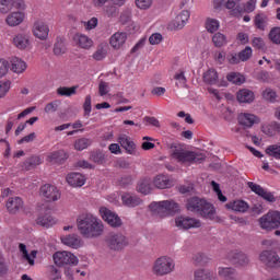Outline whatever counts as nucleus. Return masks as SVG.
I'll use <instances>...</instances> for the list:
<instances>
[{
	"label": "nucleus",
	"mask_w": 280,
	"mask_h": 280,
	"mask_svg": "<svg viewBox=\"0 0 280 280\" xmlns=\"http://www.w3.org/2000/svg\"><path fill=\"white\" fill-rule=\"evenodd\" d=\"M79 233L88 240H95L104 235V222L93 213H82L77 218Z\"/></svg>",
	"instance_id": "f257e3e1"
},
{
	"label": "nucleus",
	"mask_w": 280,
	"mask_h": 280,
	"mask_svg": "<svg viewBox=\"0 0 280 280\" xmlns=\"http://www.w3.org/2000/svg\"><path fill=\"white\" fill-rule=\"evenodd\" d=\"M149 209L152 215H155V218H160L161 220L164 218H170V215H176V213H180V205L172 199L153 201L150 203Z\"/></svg>",
	"instance_id": "f03ea898"
},
{
	"label": "nucleus",
	"mask_w": 280,
	"mask_h": 280,
	"mask_svg": "<svg viewBox=\"0 0 280 280\" xmlns=\"http://www.w3.org/2000/svg\"><path fill=\"white\" fill-rule=\"evenodd\" d=\"M187 210L192 213H199L201 218L205 220H215V207L209 203L205 199H200L198 197H192L187 201Z\"/></svg>",
	"instance_id": "7ed1b4c3"
},
{
	"label": "nucleus",
	"mask_w": 280,
	"mask_h": 280,
	"mask_svg": "<svg viewBox=\"0 0 280 280\" xmlns=\"http://www.w3.org/2000/svg\"><path fill=\"white\" fill-rule=\"evenodd\" d=\"M171 156L182 165H191V163L205 161V154L186 150L183 147H172Z\"/></svg>",
	"instance_id": "20e7f679"
},
{
	"label": "nucleus",
	"mask_w": 280,
	"mask_h": 280,
	"mask_svg": "<svg viewBox=\"0 0 280 280\" xmlns=\"http://www.w3.org/2000/svg\"><path fill=\"white\" fill-rule=\"evenodd\" d=\"M151 270L155 277H166L176 270V261L171 256H160L153 261Z\"/></svg>",
	"instance_id": "39448f33"
},
{
	"label": "nucleus",
	"mask_w": 280,
	"mask_h": 280,
	"mask_svg": "<svg viewBox=\"0 0 280 280\" xmlns=\"http://www.w3.org/2000/svg\"><path fill=\"white\" fill-rule=\"evenodd\" d=\"M52 261L57 268H67V266H78L80 259L75 254L69 250H58L52 255Z\"/></svg>",
	"instance_id": "423d86ee"
},
{
	"label": "nucleus",
	"mask_w": 280,
	"mask_h": 280,
	"mask_svg": "<svg viewBox=\"0 0 280 280\" xmlns=\"http://www.w3.org/2000/svg\"><path fill=\"white\" fill-rule=\"evenodd\" d=\"M260 229L264 231H275L280 228V211L270 210L259 219Z\"/></svg>",
	"instance_id": "0eeeda50"
},
{
	"label": "nucleus",
	"mask_w": 280,
	"mask_h": 280,
	"mask_svg": "<svg viewBox=\"0 0 280 280\" xmlns=\"http://www.w3.org/2000/svg\"><path fill=\"white\" fill-rule=\"evenodd\" d=\"M108 248L110 250H124L130 241L120 232H112L106 236L105 240Z\"/></svg>",
	"instance_id": "6e6552de"
},
{
	"label": "nucleus",
	"mask_w": 280,
	"mask_h": 280,
	"mask_svg": "<svg viewBox=\"0 0 280 280\" xmlns=\"http://www.w3.org/2000/svg\"><path fill=\"white\" fill-rule=\"evenodd\" d=\"M98 213L102 220L112 226V229H121L124 221H121V217L117 212L103 206L98 209Z\"/></svg>",
	"instance_id": "1a4fd4ad"
},
{
	"label": "nucleus",
	"mask_w": 280,
	"mask_h": 280,
	"mask_svg": "<svg viewBox=\"0 0 280 280\" xmlns=\"http://www.w3.org/2000/svg\"><path fill=\"white\" fill-rule=\"evenodd\" d=\"M175 226L179 231H189V229H200V226H202V222L196 218L178 215L175 218Z\"/></svg>",
	"instance_id": "9d476101"
},
{
	"label": "nucleus",
	"mask_w": 280,
	"mask_h": 280,
	"mask_svg": "<svg viewBox=\"0 0 280 280\" xmlns=\"http://www.w3.org/2000/svg\"><path fill=\"white\" fill-rule=\"evenodd\" d=\"M39 195L44 200H46V202H58L62 196L58 187L51 184L43 185L39 189Z\"/></svg>",
	"instance_id": "9b49d317"
},
{
	"label": "nucleus",
	"mask_w": 280,
	"mask_h": 280,
	"mask_svg": "<svg viewBox=\"0 0 280 280\" xmlns=\"http://www.w3.org/2000/svg\"><path fill=\"white\" fill-rule=\"evenodd\" d=\"M32 34L38 40H47L49 38V24L45 20H36L32 26Z\"/></svg>",
	"instance_id": "f8f14e48"
},
{
	"label": "nucleus",
	"mask_w": 280,
	"mask_h": 280,
	"mask_svg": "<svg viewBox=\"0 0 280 280\" xmlns=\"http://www.w3.org/2000/svg\"><path fill=\"white\" fill-rule=\"evenodd\" d=\"M12 45L20 51H30L32 49V36L25 33H18L12 38Z\"/></svg>",
	"instance_id": "ddd939ff"
},
{
	"label": "nucleus",
	"mask_w": 280,
	"mask_h": 280,
	"mask_svg": "<svg viewBox=\"0 0 280 280\" xmlns=\"http://www.w3.org/2000/svg\"><path fill=\"white\" fill-rule=\"evenodd\" d=\"M25 0H0V14H10L12 10H26Z\"/></svg>",
	"instance_id": "4468645a"
},
{
	"label": "nucleus",
	"mask_w": 280,
	"mask_h": 280,
	"mask_svg": "<svg viewBox=\"0 0 280 280\" xmlns=\"http://www.w3.org/2000/svg\"><path fill=\"white\" fill-rule=\"evenodd\" d=\"M26 16L25 10L12 11L5 16L4 23L8 27H19V25H23Z\"/></svg>",
	"instance_id": "2eb2a0df"
},
{
	"label": "nucleus",
	"mask_w": 280,
	"mask_h": 280,
	"mask_svg": "<svg viewBox=\"0 0 280 280\" xmlns=\"http://www.w3.org/2000/svg\"><path fill=\"white\" fill-rule=\"evenodd\" d=\"M259 259L267 268H280V257L272 250H264L259 255Z\"/></svg>",
	"instance_id": "dca6fc26"
},
{
	"label": "nucleus",
	"mask_w": 280,
	"mask_h": 280,
	"mask_svg": "<svg viewBox=\"0 0 280 280\" xmlns=\"http://www.w3.org/2000/svg\"><path fill=\"white\" fill-rule=\"evenodd\" d=\"M237 121L243 128H253L255 124H260L261 119L253 113L238 114Z\"/></svg>",
	"instance_id": "f3484780"
},
{
	"label": "nucleus",
	"mask_w": 280,
	"mask_h": 280,
	"mask_svg": "<svg viewBox=\"0 0 280 280\" xmlns=\"http://www.w3.org/2000/svg\"><path fill=\"white\" fill-rule=\"evenodd\" d=\"M248 187L254 191V194H257V196H260V198H264L267 202H276L277 197H275V194L264 189V187L259 186L258 184H255L253 182H248Z\"/></svg>",
	"instance_id": "a211bd4d"
},
{
	"label": "nucleus",
	"mask_w": 280,
	"mask_h": 280,
	"mask_svg": "<svg viewBox=\"0 0 280 280\" xmlns=\"http://www.w3.org/2000/svg\"><path fill=\"white\" fill-rule=\"evenodd\" d=\"M118 143L124 148L127 154H131V156H136L137 154V143L132 141L130 137L127 135L118 136Z\"/></svg>",
	"instance_id": "6ab92c4d"
},
{
	"label": "nucleus",
	"mask_w": 280,
	"mask_h": 280,
	"mask_svg": "<svg viewBox=\"0 0 280 280\" xmlns=\"http://www.w3.org/2000/svg\"><path fill=\"white\" fill-rule=\"evenodd\" d=\"M174 186V179L168 175L159 174L153 178V187L156 189H172Z\"/></svg>",
	"instance_id": "aec40b11"
},
{
	"label": "nucleus",
	"mask_w": 280,
	"mask_h": 280,
	"mask_svg": "<svg viewBox=\"0 0 280 280\" xmlns=\"http://www.w3.org/2000/svg\"><path fill=\"white\" fill-rule=\"evenodd\" d=\"M128 34L126 32H116L109 37V45L113 49L119 50L126 45Z\"/></svg>",
	"instance_id": "412c9836"
},
{
	"label": "nucleus",
	"mask_w": 280,
	"mask_h": 280,
	"mask_svg": "<svg viewBox=\"0 0 280 280\" xmlns=\"http://www.w3.org/2000/svg\"><path fill=\"white\" fill-rule=\"evenodd\" d=\"M61 244L63 246H68V248H74L78 250V248H82L84 243H82V238L78 237L75 234H69V235H63L60 237Z\"/></svg>",
	"instance_id": "4be33fe9"
},
{
	"label": "nucleus",
	"mask_w": 280,
	"mask_h": 280,
	"mask_svg": "<svg viewBox=\"0 0 280 280\" xmlns=\"http://www.w3.org/2000/svg\"><path fill=\"white\" fill-rule=\"evenodd\" d=\"M9 67L13 73H16L18 75H21V73H25L27 70V63L19 58V57H13L9 61Z\"/></svg>",
	"instance_id": "5701e85b"
},
{
	"label": "nucleus",
	"mask_w": 280,
	"mask_h": 280,
	"mask_svg": "<svg viewBox=\"0 0 280 280\" xmlns=\"http://www.w3.org/2000/svg\"><path fill=\"white\" fill-rule=\"evenodd\" d=\"M191 12L189 10L180 11L173 22V30H183L187 23H189V18Z\"/></svg>",
	"instance_id": "b1692460"
},
{
	"label": "nucleus",
	"mask_w": 280,
	"mask_h": 280,
	"mask_svg": "<svg viewBox=\"0 0 280 280\" xmlns=\"http://www.w3.org/2000/svg\"><path fill=\"white\" fill-rule=\"evenodd\" d=\"M236 100L238 104H253L255 102V92L249 89H241L236 93Z\"/></svg>",
	"instance_id": "393cba45"
},
{
	"label": "nucleus",
	"mask_w": 280,
	"mask_h": 280,
	"mask_svg": "<svg viewBox=\"0 0 280 280\" xmlns=\"http://www.w3.org/2000/svg\"><path fill=\"white\" fill-rule=\"evenodd\" d=\"M73 43L77 47H80V49H91V47H93V39L82 33H77L73 36Z\"/></svg>",
	"instance_id": "a878e982"
},
{
	"label": "nucleus",
	"mask_w": 280,
	"mask_h": 280,
	"mask_svg": "<svg viewBox=\"0 0 280 280\" xmlns=\"http://www.w3.org/2000/svg\"><path fill=\"white\" fill-rule=\"evenodd\" d=\"M66 180L70 187H84L86 184V177L80 173L68 174Z\"/></svg>",
	"instance_id": "bb28decb"
},
{
	"label": "nucleus",
	"mask_w": 280,
	"mask_h": 280,
	"mask_svg": "<svg viewBox=\"0 0 280 280\" xmlns=\"http://www.w3.org/2000/svg\"><path fill=\"white\" fill-rule=\"evenodd\" d=\"M153 189H154V184L150 177L141 178L138 182L137 191H139V194H143V196H148L149 194H152Z\"/></svg>",
	"instance_id": "cd10ccee"
},
{
	"label": "nucleus",
	"mask_w": 280,
	"mask_h": 280,
	"mask_svg": "<svg viewBox=\"0 0 280 280\" xmlns=\"http://www.w3.org/2000/svg\"><path fill=\"white\" fill-rule=\"evenodd\" d=\"M121 201L125 207L135 208L142 205L143 200L139 196L130 192H125L121 195Z\"/></svg>",
	"instance_id": "c85d7f7f"
},
{
	"label": "nucleus",
	"mask_w": 280,
	"mask_h": 280,
	"mask_svg": "<svg viewBox=\"0 0 280 280\" xmlns=\"http://www.w3.org/2000/svg\"><path fill=\"white\" fill-rule=\"evenodd\" d=\"M58 220L50 213L39 214L36 219V224L44 226V229H51V226H56Z\"/></svg>",
	"instance_id": "c756f323"
},
{
	"label": "nucleus",
	"mask_w": 280,
	"mask_h": 280,
	"mask_svg": "<svg viewBox=\"0 0 280 280\" xmlns=\"http://www.w3.org/2000/svg\"><path fill=\"white\" fill-rule=\"evenodd\" d=\"M226 209L236 213H246L248 211V203L244 200H234L226 203Z\"/></svg>",
	"instance_id": "7c9ffc66"
},
{
	"label": "nucleus",
	"mask_w": 280,
	"mask_h": 280,
	"mask_svg": "<svg viewBox=\"0 0 280 280\" xmlns=\"http://www.w3.org/2000/svg\"><path fill=\"white\" fill-rule=\"evenodd\" d=\"M194 280H218V276L210 269H197L194 272Z\"/></svg>",
	"instance_id": "2f4dec72"
},
{
	"label": "nucleus",
	"mask_w": 280,
	"mask_h": 280,
	"mask_svg": "<svg viewBox=\"0 0 280 280\" xmlns=\"http://www.w3.org/2000/svg\"><path fill=\"white\" fill-rule=\"evenodd\" d=\"M7 209L10 213H16V211H21L23 209V199L20 197H11L7 201Z\"/></svg>",
	"instance_id": "473e14b6"
},
{
	"label": "nucleus",
	"mask_w": 280,
	"mask_h": 280,
	"mask_svg": "<svg viewBox=\"0 0 280 280\" xmlns=\"http://www.w3.org/2000/svg\"><path fill=\"white\" fill-rule=\"evenodd\" d=\"M218 275L224 280H237V271L231 267H219Z\"/></svg>",
	"instance_id": "72a5a7b5"
},
{
	"label": "nucleus",
	"mask_w": 280,
	"mask_h": 280,
	"mask_svg": "<svg viewBox=\"0 0 280 280\" xmlns=\"http://www.w3.org/2000/svg\"><path fill=\"white\" fill-rule=\"evenodd\" d=\"M19 248H20V253H22L23 259H25V261H27L30 266H34L35 264L34 259H36V255H38V250H32L30 254L27 253V246H25V244L23 243L19 245Z\"/></svg>",
	"instance_id": "f704fd0d"
},
{
	"label": "nucleus",
	"mask_w": 280,
	"mask_h": 280,
	"mask_svg": "<svg viewBox=\"0 0 280 280\" xmlns=\"http://www.w3.org/2000/svg\"><path fill=\"white\" fill-rule=\"evenodd\" d=\"M218 80H219V75H218V71L213 68L208 69L205 73H203V82H206V84H218Z\"/></svg>",
	"instance_id": "c9c22d12"
},
{
	"label": "nucleus",
	"mask_w": 280,
	"mask_h": 280,
	"mask_svg": "<svg viewBox=\"0 0 280 280\" xmlns=\"http://www.w3.org/2000/svg\"><path fill=\"white\" fill-rule=\"evenodd\" d=\"M54 54L55 56H62V54H67V44L65 43V37L56 38Z\"/></svg>",
	"instance_id": "e433bc0d"
},
{
	"label": "nucleus",
	"mask_w": 280,
	"mask_h": 280,
	"mask_svg": "<svg viewBox=\"0 0 280 280\" xmlns=\"http://www.w3.org/2000/svg\"><path fill=\"white\" fill-rule=\"evenodd\" d=\"M205 27L209 34H215L220 30V21L213 18H208L205 22Z\"/></svg>",
	"instance_id": "4c0bfd02"
},
{
	"label": "nucleus",
	"mask_w": 280,
	"mask_h": 280,
	"mask_svg": "<svg viewBox=\"0 0 280 280\" xmlns=\"http://www.w3.org/2000/svg\"><path fill=\"white\" fill-rule=\"evenodd\" d=\"M254 24L256 25L257 30L264 32L268 25V16L264 13H258L255 16Z\"/></svg>",
	"instance_id": "58836bf2"
},
{
	"label": "nucleus",
	"mask_w": 280,
	"mask_h": 280,
	"mask_svg": "<svg viewBox=\"0 0 280 280\" xmlns=\"http://www.w3.org/2000/svg\"><path fill=\"white\" fill-rule=\"evenodd\" d=\"M63 159H67V153L62 150L51 152L47 156V161L50 163H60Z\"/></svg>",
	"instance_id": "ea45409f"
},
{
	"label": "nucleus",
	"mask_w": 280,
	"mask_h": 280,
	"mask_svg": "<svg viewBox=\"0 0 280 280\" xmlns=\"http://www.w3.org/2000/svg\"><path fill=\"white\" fill-rule=\"evenodd\" d=\"M277 91L272 90V88H267L262 92V98L266 100V102H270V104L277 103Z\"/></svg>",
	"instance_id": "a19ab883"
},
{
	"label": "nucleus",
	"mask_w": 280,
	"mask_h": 280,
	"mask_svg": "<svg viewBox=\"0 0 280 280\" xmlns=\"http://www.w3.org/2000/svg\"><path fill=\"white\" fill-rule=\"evenodd\" d=\"M174 80H175V85L178 89H185V86H187V78L185 77L184 71L176 72L174 75Z\"/></svg>",
	"instance_id": "79ce46f5"
},
{
	"label": "nucleus",
	"mask_w": 280,
	"mask_h": 280,
	"mask_svg": "<svg viewBox=\"0 0 280 280\" xmlns=\"http://www.w3.org/2000/svg\"><path fill=\"white\" fill-rule=\"evenodd\" d=\"M229 82H232V84H244L246 82V78L244 74H241L240 72H231L228 74Z\"/></svg>",
	"instance_id": "37998d69"
},
{
	"label": "nucleus",
	"mask_w": 280,
	"mask_h": 280,
	"mask_svg": "<svg viewBox=\"0 0 280 280\" xmlns=\"http://www.w3.org/2000/svg\"><path fill=\"white\" fill-rule=\"evenodd\" d=\"M10 89H12V81L10 80H1L0 81V100H3L10 93Z\"/></svg>",
	"instance_id": "c03bdc74"
},
{
	"label": "nucleus",
	"mask_w": 280,
	"mask_h": 280,
	"mask_svg": "<svg viewBox=\"0 0 280 280\" xmlns=\"http://www.w3.org/2000/svg\"><path fill=\"white\" fill-rule=\"evenodd\" d=\"M268 38L273 45H280V26H275L270 30Z\"/></svg>",
	"instance_id": "a18cd8bd"
},
{
	"label": "nucleus",
	"mask_w": 280,
	"mask_h": 280,
	"mask_svg": "<svg viewBox=\"0 0 280 280\" xmlns=\"http://www.w3.org/2000/svg\"><path fill=\"white\" fill-rule=\"evenodd\" d=\"M91 145V139L89 138H80L74 141V150L82 152V150H86Z\"/></svg>",
	"instance_id": "49530a36"
},
{
	"label": "nucleus",
	"mask_w": 280,
	"mask_h": 280,
	"mask_svg": "<svg viewBox=\"0 0 280 280\" xmlns=\"http://www.w3.org/2000/svg\"><path fill=\"white\" fill-rule=\"evenodd\" d=\"M232 262L234 266H246V264H248V256L244 253H237L232 259Z\"/></svg>",
	"instance_id": "de8ad7c7"
},
{
	"label": "nucleus",
	"mask_w": 280,
	"mask_h": 280,
	"mask_svg": "<svg viewBox=\"0 0 280 280\" xmlns=\"http://www.w3.org/2000/svg\"><path fill=\"white\" fill-rule=\"evenodd\" d=\"M266 154H268V156H272L273 159H277V161H280V145L271 144L267 147Z\"/></svg>",
	"instance_id": "09e8293b"
},
{
	"label": "nucleus",
	"mask_w": 280,
	"mask_h": 280,
	"mask_svg": "<svg viewBox=\"0 0 280 280\" xmlns=\"http://www.w3.org/2000/svg\"><path fill=\"white\" fill-rule=\"evenodd\" d=\"M212 43L214 47H224L226 45V36L222 33H215L212 36Z\"/></svg>",
	"instance_id": "8fccbe9b"
},
{
	"label": "nucleus",
	"mask_w": 280,
	"mask_h": 280,
	"mask_svg": "<svg viewBox=\"0 0 280 280\" xmlns=\"http://www.w3.org/2000/svg\"><path fill=\"white\" fill-rule=\"evenodd\" d=\"M105 16H108V19H115V16L119 15V7H116L114 4L106 5L104 9Z\"/></svg>",
	"instance_id": "3c124183"
},
{
	"label": "nucleus",
	"mask_w": 280,
	"mask_h": 280,
	"mask_svg": "<svg viewBox=\"0 0 280 280\" xmlns=\"http://www.w3.org/2000/svg\"><path fill=\"white\" fill-rule=\"evenodd\" d=\"M78 90V86L67 88L61 86L57 90L58 95L71 97V95H75V91Z\"/></svg>",
	"instance_id": "603ef678"
},
{
	"label": "nucleus",
	"mask_w": 280,
	"mask_h": 280,
	"mask_svg": "<svg viewBox=\"0 0 280 280\" xmlns=\"http://www.w3.org/2000/svg\"><path fill=\"white\" fill-rule=\"evenodd\" d=\"M10 72V61L5 58H0V80L1 78H5Z\"/></svg>",
	"instance_id": "864d4df0"
},
{
	"label": "nucleus",
	"mask_w": 280,
	"mask_h": 280,
	"mask_svg": "<svg viewBox=\"0 0 280 280\" xmlns=\"http://www.w3.org/2000/svg\"><path fill=\"white\" fill-rule=\"evenodd\" d=\"M252 57H253V48L249 46L245 47V49H243L238 54V58L242 62H246V60H250Z\"/></svg>",
	"instance_id": "5fc2aeb1"
},
{
	"label": "nucleus",
	"mask_w": 280,
	"mask_h": 280,
	"mask_svg": "<svg viewBox=\"0 0 280 280\" xmlns=\"http://www.w3.org/2000/svg\"><path fill=\"white\" fill-rule=\"evenodd\" d=\"M48 275H49V279L51 280L62 279V272L56 266H50L48 268Z\"/></svg>",
	"instance_id": "6e6d98bb"
},
{
	"label": "nucleus",
	"mask_w": 280,
	"mask_h": 280,
	"mask_svg": "<svg viewBox=\"0 0 280 280\" xmlns=\"http://www.w3.org/2000/svg\"><path fill=\"white\" fill-rule=\"evenodd\" d=\"M60 106V101H51L50 103L46 104L44 112L48 115L51 113H56Z\"/></svg>",
	"instance_id": "4d7b16f0"
},
{
	"label": "nucleus",
	"mask_w": 280,
	"mask_h": 280,
	"mask_svg": "<svg viewBox=\"0 0 280 280\" xmlns=\"http://www.w3.org/2000/svg\"><path fill=\"white\" fill-rule=\"evenodd\" d=\"M93 58L94 60H104V58H106V47L101 45L97 47V49L95 50V52L93 54Z\"/></svg>",
	"instance_id": "13d9d810"
},
{
	"label": "nucleus",
	"mask_w": 280,
	"mask_h": 280,
	"mask_svg": "<svg viewBox=\"0 0 280 280\" xmlns=\"http://www.w3.org/2000/svg\"><path fill=\"white\" fill-rule=\"evenodd\" d=\"M211 185H212L213 191L217 192V196L220 202H226V196L222 194V190L220 189V184L215 182H211Z\"/></svg>",
	"instance_id": "bf43d9fd"
},
{
	"label": "nucleus",
	"mask_w": 280,
	"mask_h": 280,
	"mask_svg": "<svg viewBox=\"0 0 280 280\" xmlns=\"http://www.w3.org/2000/svg\"><path fill=\"white\" fill-rule=\"evenodd\" d=\"M136 7L139 10H149V8H152V0H136Z\"/></svg>",
	"instance_id": "052dcab7"
},
{
	"label": "nucleus",
	"mask_w": 280,
	"mask_h": 280,
	"mask_svg": "<svg viewBox=\"0 0 280 280\" xmlns=\"http://www.w3.org/2000/svg\"><path fill=\"white\" fill-rule=\"evenodd\" d=\"M252 46L255 47V49H264L266 42H264L261 37H254L252 38Z\"/></svg>",
	"instance_id": "680f3d73"
},
{
	"label": "nucleus",
	"mask_w": 280,
	"mask_h": 280,
	"mask_svg": "<svg viewBox=\"0 0 280 280\" xmlns=\"http://www.w3.org/2000/svg\"><path fill=\"white\" fill-rule=\"evenodd\" d=\"M26 163L30 167H36L37 165L43 164V159L38 155H33L26 161Z\"/></svg>",
	"instance_id": "e2e57ef3"
},
{
	"label": "nucleus",
	"mask_w": 280,
	"mask_h": 280,
	"mask_svg": "<svg viewBox=\"0 0 280 280\" xmlns=\"http://www.w3.org/2000/svg\"><path fill=\"white\" fill-rule=\"evenodd\" d=\"M110 91V88L108 83L101 81L98 84V93L101 97H104V95H108V92Z\"/></svg>",
	"instance_id": "0e129e2a"
},
{
	"label": "nucleus",
	"mask_w": 280,
	"mask_h": 280,
	"mask_svg": "<svg viewBox=\"0 0 280 280\" xmlns=\"http://www.w3.org/2000/svg\"><path fill=\"white\" fill-rule=\"evenodd\" d=\"M163 40V35L161 33H154L149 37L150 45H160Z\"/></svg>",
	"instance_id": "69168bd1"
},
{
	"label": "nucleus",
	"mask_w": 280,
	"mask_h": 280,
	"mask_svg": "<svg viewBox=\"0 0 280 280\" xmlns=\"http://www.w3.org/2000/svg\"><path fill=\"white\" fill-rule=\"evenodd\" d=\"M261 132H264V135H267V137H275L273 124L262 125L261 126Z\"/></svg>",
	"instance_id": "338daca9"
},
{
	"label": "nucleus",
	"mask_w": 280,
	"mask_h": 280,
	"mask_svg": "<svg viewBox=\"0 0 280 280\" xmlns=\"http://www.w3.org/2000/svg\"><path fill=\"white\" fill-rule=\"evenodd\" d=\"M119 192H112L106 197V200L112 205H119Z\"/></svg>",
	"instance_id": "774afa93"
}]
</instances>
